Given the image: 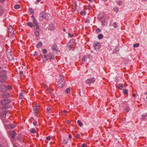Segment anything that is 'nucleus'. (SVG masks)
Returning a JSON list of instances; mask_svg holds the SVG:
<instances>
[{
	"instance_id": "nucleus-1",
	"label": "nucleus",
	"mask_w": 147,
	"mask_h": 147,
	"mask_svg": "<svg viewBox=\"0 0 147 147\" xmlns=\"http://www.w3.org/2000/svg\"><path fill=\"white\" fill-rule=\"evenodd\" d=\"M11 102L9 99L7 98H4L1 100V104L3 106L1 107L2 110L7 109L10 108L11 106V105H9Z\"/></svg>"
},
{
	"instance_id": "nucleus-2",
	"label": "nucleus",
	"mask_w": 147,
	"mask_h": 147,
	"mask_svg": "<svg viewBox=\"0 0 147 147\" xmlns=\"http://www.w3.org/2000/svg\"><path fill=\"white\" fill-rule=\"evenodd\" d=\"M40 56L44 62H45L46 61L49 60L51 61L55 59L54 56L53 54L51 53H49L45 55H42L41 54Z\"/></svg>"
},
{
	"instance_id": "nucleus-3",
	"label": "nucleus",
	"mask_w": 147,
	"mask_h": 147,
	"mask_svg": "<svg viewBox=\"0 0 147 147\" xmlns=\"http://www.w3.org/2000/svg\"><path fill=\"white\" fill-rule=\"evenodd\" d=\"M7 71L6 70H2L0 71V82H4L7 80Z\"/></svg>"
},
{
	"instance_id": "nucleus-4",
	"label": "nucleus",
	"mask_w": 147,
	"mask_h": 147,
	"mask_svg": "<svg viewBox=\"0 0 147 147\" xmlns=\"http://www.w3.org/2000/svg\"><path fill=\"white\" fill-rule=\"evenodd\" d=\"M48 18V14L45 12L42 11L40 14L38 19L40 21H42L44 19L47 20Z\"/></svg>"
},
{
	"instance_id": "nucleus-5",
	"label": "nucleus",
	"mask_w": 147,
	"mask_h": 147,
	"mask_svg": "<svg viewBox=\"0 0 147 147\" xmlns=\"http://www.w3.org/2000/svg\"><path fill=\"white\" fill-rule=\"evenodd\" d=\"M58 82V86L60 88H61L64 86L65 81L64 79V77L63 76H60Z\"/></svg>"
},
{
	"instance_id": "nucleus-6",
	"label": "nucleus",
	"mask_w": 147,
	"mask_h": 147,
	"mask_svg": "<svg viewBox=\"0 0 147 147\" xmlns=\"http://www.w3.org/2000/svg\"><path fill=\"white\" fill-rule=\"evenodd\" d=\"M32 21L34 24V25L36 26V28L39 27L38 23L36 20L35 18L33 15H32L31 16Z\"/></svg>"
},
{
	"instance_id": "nucleus-7",
	"label": "nucleus",
	"mask_w": 147,
	"mask_h": 147,
	"mask_svg": "<svg viewBox=\"0 0 147 147\" xmlns=\"http://www.w3.org/2000/svg\"><path fill=\"white\" fill-rule=\"evenodd\" d=\"M94 47L96 51H98L100 47V44L99 43L94 42Z\"/></svg>"
},
{
	"instance_id": "nucleus-8",
	"label": "nucleus",
	"mask_w": 147,
	"mask_h": 147,
	"mask_svg": "<svg viewBox=\"0 0 147 147\" xmlns=\"http://www.w3.org/2000/svg\"><path fill=\"white\" fill-rule=\"evenodd\" d=\"M35 31L34 32V34L36 36H38L39 35V32H40L41 30L39 27L35 28Z\"/></svg>"
},
{
	"instance_id": "nucleus-9",
	"label": "nucleus",
	"mask_w": 147,
	"mask_h": 147,
	"mask_svg": "<svg viewBox=\"0 0 147 147\" xmlns=\"http://www.w3.org/2000/svg\"><path fill=\"white\" fill-rule=\"evenodd\" d=\"M75 42V40L74 39H71L69 42H68L67 45L68 46H70L71 47V48H72V45L73 44H74Z\"/></svg>"
},
{
	"instance_id": "nucleus-10",
	"label": "nucleus",
	"mask_w": 147,
	"mask_h": 147,
	"mask_svg": "<svg viewBox=\"0 0 147 147\" xmlns=\"http://www.w3.org/2000/svg\"><path fill=\"white\" fill-rule=\"evenodd\" d=\"M52 48L53 51L57 52L58 48L56 44H54L52 46Z\"/></svg>"
},
{
	"instance_id": "nucleus-11",
	"label": "nucleus",
	"mask_w": 147,
	"mask_h": 147,
	"mask_svg": "<svg viewBox=\"0 0 147 147\" xmlns=\"http://www.w3.org/2000/svg\"><path fill=\"white\" fill-rule=\"evenodd\" d=\"M9 112V111L8 110H5L3 111L1 113V115L2 117L5 118L6 116V114Z\"/></svg>"
},
{
	"instance_id": "nucleus-12",
	"label": "nucleus",
	"mask_w": 147,
	"mask_h": 147,
	"mask_svg": "<svg viewBox=\"0 0 147 147\" xmlns=\"http://www.w3.org/2000/svg\"><path fill=\"white\" fill-rule=\"evenodd\" d=\"M147 118V113L144 114H143L142 115L141 120L142 121L145 120Z\"/></svg>"
},
{
	"instance_id": "nucleus-13",
	"label": "nucleus",
	"mask_w": 147,
	"mask_h": 147,
	"mask_svg": "<svg viewBox=\"0 0 147 147\" xmlns=\"http://www.w3.org/2000/svg\"><path fill=\"white\" fill-rule=\"evenodd\" d=\"M8 32H10L11 34H14V31L13 30V28L12 26H11L8 28Z\"/></svg>"
},
{
	"instance_id": "nucleus-14",
	"label": "nucleus",
	"mask_w": 147,
	"mask_h": 147,
	"mask_svg": "<svg viewBox=\"0 0 147 147\" xmlns=\"http://www.w3.org/2000/svg\"><path fill=\"white\" fill-rule=\"evenodd\" d=\"M2 96L3 98H9L10 96V94L9 93L5 92L2 95Z\"/></svg>"
},
{
	"instance_id": "nucleus-15",
	"label": "nucleus",
	"mask_w": 147,
	"mask_h": 147,
	"mask_svg": "<svg viewBox=\"0 0 147 147\" xmlns=\"http://www.w3.org/2000/svg\"><path fill=\"white\" fill-rule=\"evenodd\" d=\"M31 119H32L34 120V122L33 123V124L35 126H38V124L37 122L36 121V120L32 117H31L30 119L29 120V121L31 122H32V121H30V120Z\"/></svg>"
},
{
	"instance_id": "nucleus-16",
	"label": "nucleus",
	"mask_w": 147,
	"mask_h": 147,
	"mask_svg": "<svg viewBox=\"0 0 147 147\" xmlns=\"http://www.w3.org/2000/svg\"><path fill=\"white\" fill-rule=\"evenodd\" d=\"M27 24L28 26L31 28H32L34 27V28H35L36 26L34 25H33L32 23L30 22H28L27 23Z\"/></svg>"
},
{
	"instance_id": "nucleus-17",
	"label": "nucleus",
	"mask_w": 147,
	"mask_h": 147,
	"mask_svg": "<svg viewBox=\"0 0 147 147\" xmlns=\"http://www.w3.org/2000/svg\"><path fill=\"white\" fill-rule=\"evenodd\" d=\"M16 125L13 124L12 123L8 125V127L9 128H10L11 129H13L14 128L16 127Z\"/></svg>"
},
{
	"instance_id": "nucleus-18",
	"label": "nucleus",
	"mask_w": 147,
	"mask_h": 147,
	"mask_svg": "<svg viewBox=\"0 0 147 147\" xmlns=\"http://www.w3.org/2000/svg\"><path fill=\"white\" fill-rule=\"evenodd\" d=\"M123 84H120L117 85V88L118 89L122 90V88L123 87Z\"/></svg>"
},
{
	"instance_id": "nucleus-19",
	"label": "nucleus",
	"mask_w": 147,
	"mask_h": 147,
	"mask_svg": "<svg viewBox=\"0 0 147 147\" xmlns=\"http://www.w3.org/2000/svg\"><path fill=\"white\" fill-rule=\"evenodd\" d=\"M16 131H15L13 130L12 131L11 134L12 138H15V136L16 135Z\"/></svg>"
},
{
	"instance_id": "nucleus-20",
	"label": "nucleus",
	"mask_w": 147,
	"mask_h": 147,
	"mask_svg": "<svg viewBox=\"0 0 147 147\" xmlns=\"http://www.w3.org/2000/svg\"><path fill=\"white\" fill-rule=\"evenodd\" d=\"M39 109V108H37L36 107H34L33 108V111L34 112V113H38Z\"/></svg>"
},
{
	"instance_id": "nucleus-21",
	"label": "nucleus",
	"mask_w": 147,
	"mask_h": 147,
	"mask_svg": "<svg viewBox=\"0 0 147 147\" xmlns=\"http://www.w3.org/2000/svg\"><path fill=\"white\" fill-rule=\"evenodd\" d=\"M42 43L40 42H38V44L36 45V47L37 48H39L42 47Z\"/></svg>"
},
{
	"instance_id": "nucleus-22",
	"label": "nucleus",
	"mask_w": 147,
	"mask_h": 147,
	"mask_svg": "<svg viewBox=\"0 0 147 147\" xmlns=\"http://www.w3.org/2000/svg\"><path fill=\"white\" fill-rule=\"evenodd\" d=\"M30 132L31 133L34 134L36 133V130L34 128H31L30 129Z\"/></svg>"
},
{
	"instance_id": "nucleus-23",
	"label": "nucleus",
	"mask_w": 147,
	"mask_h": 147,
	"mask_svg": "<svg viewBox=\"0 0 147 147\" xmlns=\"http://www.w3.org/2000/svg\"><path fill=\"white\" fill-rule=\"evenodd\" d=\"M29 12L30 13L32 14H33L34 13V11L33 9L32 8H29Z\"/></svg>"
},
{
	"instance_id": "nucleus-24",
	"label": "nucleus",
	"mask_w": 147,
	"mask_h": 147,
	"mask_svg": "<svg viewBox=\"0 0 147 147\" xmlns=\"http://www.w3.org/2000/svg\"><path fill=\"white\" fill-rule=\"evenodd\" d=\"M77 123L78 125L81 127L83 125L82 123L80 120H78L77 121Z\"/></svg>"
},
{
	"instance_id": "nucleus-25",
	"label": "nucleus",
	"mask_w": 147,
	"mask_h": 147,
	"mask_svg": "<svg viewBox=\"0 0 147 147\" xmlns=\"http://www.w3.org/2000/svg\"><path fill=\"white\" fill-rule=\"evenodd\" d=\"M24 96L23 94L22 93H21L20 94V95L19 96V99L20 100L24 98Z\"/></svg>"
},
{
	"instance_id": "nucleus-26",
	"label": "nucleus",
	"mask_w": 147,
	"mask_h": 147,
	"mask_svg": "<svg viewBox=\"0 0 147 147\" xmlns=\"http://www.w3.org/2000/svg\"><path fill=\"white\" fill-rule=\"evenodd\" d=\"M123 93L125 95L128 94V90L127 89H124L123 90Z\"/></svg>"
},
{
	"instance_id": "nucleus-27",
	"label": "nucleus",
	"mask_w": 147,
	"mask_h": 147,
	"mask_svg": "<svg viewBox=\"0 0 147 147\" xmlns=\"http://www.w3.org/2000/svg\"><path fill=\"white\" fill-rule=\"evenodd\" d=\"M6 88L8 90H11L12 88V87L9 85H7V86L6 87Z\"/></svg>"
},
{
	"instance_id": "nucleus-28",
	"label": "nucleus",
	"mask_w": 147,
	"mask_h": 147,
	"mask_svg": "<svg viewBox=\"0 0 147 147\" xmlns=\"http://www.w3.org/2000/svg\"><path fill=\"white\" fill-rule=\"evenodd\" d=\"M103 37V36L102 34H100L98 36V38L99 39H101Z\"/></svg>"
},
{
	"instance_id": "nucleus-29",
	"label": "nucleus",
	"mask_w": 147,
	"mask_h": 147,
	"mask_svg": "<svg viewBox=\"0 0 147 147\" xmlns=\"http://www.w3.org/2000/svg\"><path fill=\"white\" fill-rule=\"evenodd\" d=\"M66 92L68 94L70 93V88H67L65 90Z\"/></svg>"
},
{
	"instance_id": "nucleus-30",
	"label": "nucleus",
	"mask_w": 147,
	"mask_h": 147,
	"mask_svg": "<svg viewBox=\"0 0 147 147\" xmlns=\"http://www.w3.org/2000/svg\"><path fill=\"white\" fill-rule=\"evenodd\" d=\"M67 141L65 140H63V141L62 142V144L65 145H66L67 143Z\"/></svg>"
},
{
	"instance_id": "nucleus-31",
	"label": "nucleus",
	"mask_w": 147,
	"mask_h": 147,
	"mask_svg": "<svg viewBox=\"0 0 147 147\" xmlns=\"http://www.w3.org/2000/svg\"><path fill=\"white\" fill-rule=\"evenodd\" d=\"M20 7V5H14V8L16 9L19 8Z\"/></svg>"
},
{
	"instance_id": "nucleus-32",
	"label": "nucleus",
	"mask_w": 147,
	"mask_h": 147,
	"mask_svg": "<svg viewBox=\"0 0 147 147\" xmlns=\"http://www.w3.org/2000/svg\"><path fill=\"white\" fill-rule=\"evenodd\" d=\"M86 12L85 11H81L80 12V14L83 16H85L86 15Z\"/></svg>"
},
{
	"instance_id": "nucleus-33",
	"label": "nucleus",
	"mask_w": 147,
	"mask_h": 147,
	"mask_svg": "<svg viewBox=\"0 0 147 147\" xmlns=\"http://www.w3.org/2000/svg\"><path fill=\"white\" fill-rule=\"evenodd\" d=\"M87 58V57L86 56H84L82 59V62H85L86 61V58Z\"/></svg>"
},
{
	"instance_id": "nucleus-34",
	"label": "nucleus",
	"mask_w": 147,
	"mask_h": 147,
	"mask_svg": "<svg viewBox=\"0 0 147 147\" xmlns=\"http://www.w3.org/2000/svg\"><path fill=\"white\" fill-rule=\"evenodd\" d=\"M113 9L114 11L116 13L118 12L119 11L118 8L117 7H116L115 8H113Z\"/></svg>"
},
{
	"instance_id": "nucleus-35",
	"label": "nucleus",
	"mask_w": 147,
	"mask_h": 147,
	"mask_svg": "<svg viewBox=\"0 0 147 147\" xmlns=\"http://www.w3.org/2000/svg\"><path fill=\"white\" fill-rule=\"evenodd\" d=\"M91 82L93 83L95 81V78L94 77H92L91 79H90Z\"/></svg>"
},
{
	"instance_id": "nucleus-36",
	"label": "nucleus",
	"mask_w": 147,
	"mask_h": 147,
	"mask_svg": "<svg viewBox=\"0 0 147 147\" xmlns=\"http://www.w3.org/2000/svg\"><path fill=\"white\" fill-rule=\"evenodd\" d=\"M113 26L115 28H117L118 27L117 24L116 22H114L113 24Z\"/></svg>"
},
{
	"instance_id": "nucleus-37",
	"label": "nucleus",
	"mask_w": 147,
	"mask_h": 147,
	"mask_svg": "<svg viewBox=\"0 0 147 147\" xmlns=\"http://www.w3.org/2000/svg\"><path fill=\"white\" fill-rule=\"evenodd\" d=\"M130 110V109L129 107H127L125 109V110L126 112H128Z\"/></svg>"
},
{
	"instance_id": "nucleus-38",
	"label": "nucleus",
	"mask_w": 147,
	"mask_h": 147,
	"mask_svg": "<svg viewBox=\"0 0 147 147\" xmlns=\"http://www.w3.org/2000/svg\"><path fill=\"white\" fill-rule=\"evenodd\" d=\"M100 29L99 28H98L96 30V32L97 34H98L100 32Z\"/></svg>"
},
{
	"instance_id": "nucleus-39",
	"label": "nucleus",
	"mask_w": 147,
	"mask_h": 147,
	"mask_svg": "<svg viewBox=\"0 0 147 147\" xmlns=\"http://www.w3.org/2000/svg\"><path fill=\"white\" fill-rule=\"evenodd\" d=\"M86 83L88 84H90L91 83L90 79L87 80L86 81Z\"/></svg>"
},
{
	"instance_id": "nucleus-40",
	"label": "nucleus",
	"mask_w": 147,
	"mask_h": 147,
	"mask_svg": "<svg viewBox=\"0 0 147 147\" xmlns=\"http://www.w3.org/2000/svg\"><path fill=\"white\" fill-rule=\"evenodd\" d=\"M76 137L77 138L79 139L80 138V134H78L76 135Z\"/></svg>"
},
{
	"instance_id": "nucleus-41",
	"label": "nucleus",
	"mask_w": 147,
	"mask_h": 147,
	"mask_svg": "<svg viewBox=\"0 0 147 147\" xmlns=\"http://www.w3.org/2000/svg\"><path fill=\"white\" fill-rule=\"evenodd\" d=\"M139 43H136L134 45V47H139Z\"/></svg>"
},
{
	"instance_id": "nucleus-42",
	"label": "nucleus",
	"mask_w": 147,
	"mask_h": 147,
	"mask_svg": "<svg viewBox=\"0 0 147 147\" xmlns=\"http://www.w3.org/2000/svg\"><path fill=\"white\" fill-rule=\"evenodd\" d=\"M42 52H43V53L44 54H46L47 52V49H43L42 50Z\"/></svg>"
},
{
	"instance_id": "nucleus-43",
	"label": "nucleus",
	"mask_w": 147,
	"mask_h": 147,
	"mask_svg": "<svg viewBox=\"0 0 147 147\" xmlns=\"http://www.w3.org/2000/svg\"><path fill=\"white\" fill-rule=\"evenodd\" d=\"M51 109V108L50 107H48L47 109V113H50V110Z\"/></svg>"
},
{
	"instance_id": "nucleus-44",
	"label": "nucleus",
	"mask_w": 147,
	"mask_h": 147,
	"mask_svg": "<svg viewBox=\"0 0 147 147\" xmlns=\"http://www.w3.org/2000/svg\"><path fill=\"white\" fill-rule=\"evenodd\" d=\"M117 3H118V5L119 6H120V5H121L122 4V2L121 1H118Z\"/></svg>"
},
{
	"instance_id": "nucleus-45",
	"label": "nucleus",
	"mask_w": 147,
	"mask_h": 147,
	"mask_svg": "<svg viewBox=\"0 0 147 147\" xmlns=\"http://www.w3.org/2000/svg\"><path fill=\"white\" fill-rule=\"evenodd\" d=\"M86 146L87 145L85 143L83 144L81 146V147H86Z\"/></svg>"
},
{
	"instance_id": "nucleus-46",
	"label": "nucleus",
	"mask_w": 147,
	"mask_h": 147,
	"mask_svg": "<svg viewBox=\"0 0 147 147\" xmlns=\"http://www.w3.org/2000/svg\"><path fill=\"white\" fill-rule=\"evenodd\" d=\"M101 22H102V25L103 26L105 25V24H104L105 23V20H102L101 21Z\"/></svg>"
},
{
	"instance_id": "nucleus-47",
	"label": "nucleus",
	"mask_w": 147,
	"mask_h": 147,
	"mask_svg": "<svg viewBox=\"0 0 147 147\" xmlns=\"http://www.w3.org/2000/svg\"><path fill=\"white\" fill-rule=\"evenodd\" d=\"M23 74V72L22 71H21L20 72L19 74L20 75V77H22Z\"/></svg>"
},
{
	"instance_id": "nucleus-48",
	"label": "nucleus",
	"mask_w": 147,
	"mask_h": 147,
	"mask_svg": "<svg viewBox=\"0 0 147 147\" xmlns=\"http://www.w3.org/2000/svg\"><path fill=\"white\" fill-rule=\"evenodd\" d=\"M38 55V53L37 52L35 51L33 55L34 56H36Z\"/></svg>"
},
{
	"instance_id": "nucleus-49",
	"label": "nucleus",
	"mask_w": 147,
	"mask_h": 147,
	"mask_svg": "<svg viewBox=\"0 0 147 147\" xmlns=\"http://www.w3.org/2000/svg\"><path fill=\"white\" fill-rule=\"evenodd\" d=\"M68 36L70 38H71L74 36V35L72 34H71L70 33H68Z\"/></svg>"
},
{
	"instance_id": "nucleus-50",
	"label": "nucleus",
	"mask_w": 147,
	"mask_h": 147,
	"mask_svg": "<svg viewBox=\"0 0 147 147\" xmlns=\"http://www.w3.org/2000/svg\"><path fill=\"white\" fill-rule=\"evenodd\" d=\"M51 139V137L50 136H48L47 137L46 139L47 140H50Z\"/></svg>"
},
{
	"instance_id": "nucleus-51",
	"label": "nucleus",
	"mask_w": 147,
	"mask_h": 147,
	"mask_svg": "<svg viewBox=\"0 0 147 147\" xmlns=\"http://www.w3.org/2000/svg\"><path fill=\"white\" fill-rule=\"evenodd\" d=\"M67 113V111L66 110H64L63 112V115H65Z\"/></svg>"
},
{
	"instance_id": "nucleus-52",
	"label": "nucleus",
	"mask_w": 147,
	"mask_h": 147,
	"mask_svg": "<svg viewBox=\"0 0 147 147\" xmlns=\"http://www.w3.org/2000/svg\"><path fill=\"white\" fill-rule=\"evenodd\" d=\"M38 113H37V112H36V113H34V115L36 117H38V114H37Z\"/></svg>"
},
{
	"instance_id": "nucleus-53",
	"label": "nucleus",
	"mask_w": 147,
	"mask_h": 147,
	"mask_svg": "<svg viewBox=\"0 0 147 147\" xmlns=\"http://www.w3.org/2000/svg\"><path fill=\"white\" fill-rule=\"evenodd\" d=\"M74 5H75V9H74V10H76V6H77V5H76V2H75V3H74Z\"/></svg>"
},
{
	"instance_id": "nucleus-54",
	"label": "nucleus",
	"mask_w": 147,
	"mask_h": 147,
	"mask_svg": "<svg viewBox=\"0 0 147 147\" xmlns=\"http://www.w3.org/2000/svg\"><path fill=\"white\" fill-rule=\"evenodd\" d=\"M98 18L99 20H102L103 19V17L102 16L99 17H98Z\"/></svg>"
},
{
	"instance_id": "nucleus-55",
	"label": "nucleus",
	"mask_w": 147,
	"mask_h": 147,
	"mask_svg": "<svg viewBox=\"0 0 147 147\" xmlns=\"http://www.w3.org/2000/svg\"><path fill=\"white\" fill-rule=\"evenodd\" d=\"M132 95L134 97H136V95L134 93H132Z\"/></svg>"
},
{
	"instance_id": "nucleus-56",
	"label": "nucleus",
	"mask_w": 147,
	"mask_h": 147,
	"mask_svg": "<svg viewBox=\"0 0 147 147\" xmlns=\"http://www.w3.org/2000/svg\"><path fill=\"white\" fill-rule=\"evenodd\" d=\"M68 136L69 138H72V136L71 134H69Z\"/></svg>"
},
{
	"instance_id": "nucleus-57",
	"label": "nucleus",
	"mask_w": 147,
	"mask_h": 147,
	"mask_svg": "<svg viewBox=\"0 0 147 147\" xmlns=\"http://www.w3.org/2000/svg\"><path fill=\"white\" fill-rule=\"evenodd\" d=\"M91 6L90 5H88V9H91Z\"/></svg>"
},
{
	"instance_id": "nucleus-58",
	"label": "nucleus",
	"mask_w": 147,
	"mask_h": 147,
	"mask_svg": "<svg viewBox=\"0 0 147 147\" xmlns=\"http://www.w3.org/2000/svg\"><path fill=\"white\" fill-rule=\"evenodd\" d=\"M5 0H0V2L3 3L4 2Z\"/></svg>"
},
{
	"instance_id": "nucleus-59",
	"label": "nucleus",
	"mask_w": 147,
	"mask_h": 147,
	"mask_svg": "<svg viewBox=\"0 0 147 147\" xmlns=\"http://www.w3.org/2000/svg\"><path fill=\"white\" fill-rule=\"evenodd\" d=\"M22 92L23 93H24L25 92V90H22Z\"/></svg>"
},
{
	"instance_id": "nucleus-60",
	"label": "nucleus",
	"mask_w": 147,
	"mask_h": 147,
	"mask_svg": "<svg viewBox=\"0 0 147 147\" xmlns=\"http://www.w3.org/2000/svg\"><path fill=\"white\" fill-rule=\"evenodd\" d=\"M67 123H70V121L69 120H67Z\"/></svg>"
},
{
	"instance_id": "nucleus-61",
	"label": "nucleus",
	"mask_w": 147,
	"mask_h": 147,
	"mask_svg": "<svg viewBox=\"0 0 147 147\" xmlns=\"http://www.w3.org/2000/svg\"><path fill=\"white\" fill-rule=\"evenodd\" d=\"M51 25L52 26V28H52V29L54 28V24H51Z\"/></svg>"
},
{
	"instance_id": "nucleus-62",
	"label": "nucleus",
	"mask_w": 147,
	"mask_h": 147,
	"mask_svg": "<svg viewBox=\"0 0 147 147\" xmlns=\"http://www.w3.org/2000/svg\"><path fill=\"white\" fill-rule=\"evenodd\" d=\"M35 107H36L37 108H39V107H40V106L38 105H36V106H35Z\"/></svg>"
},
{
	"instance_id": "nucleus-63",
	"label": "nucleus",
	"mask_w": 147,
	"mask_h": 147,
	"mask_svg": "<svg viewBox=\"0 0 147 147\" xmlns=\"http://www.w3.org/2000/svg\"><path fill=\"white\" fill-rule=\"evenodd\" d=\"M41 1V0H36V1L38 3L39 2H40Z\"/></svg>"
},
{
	"instance_id": "nucleus-64",
	"label": "nucleus",
	"mask_w": 147,
	"mask_h": 147,
	"mask_svg": "<svg viewBox=\"0 0 147 147\" xmlns=\"http://www.w3.org/2000/svg\"><path fill=\"white\" fill-rule=\"evenodd\" d=\"M144 94H146L147 95V96H146V98L147 99V92H145V93H144Z\"/></svg>"
}]
</instances>
